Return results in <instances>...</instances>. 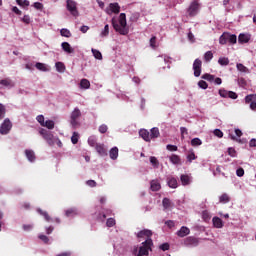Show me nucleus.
Masks as SVG:
<instances>
[{"label":"nucleus","mask_w":256,"mask_h":256,"mask_svg":"<svg viewBox=\"0 0 256 256\" xmlns=\"http://www.w3.org/2000/svg\"><path fill=\"white\" fill-rule=\"evenodd\" d=\"M112 27L120 35H128L129 27H127V15H125V13H121L119 16V22L113 18Z\"/></svg>","instance_id":"nucleus-1"},{"label":"nucleus","mask_w":256,"mask_h":256,"mask_svg":"<svg viewBox=\"0 0 256 256\" xmlns=\"http://www.w3.org/2000/svg\"><path fill=\"white\" fill-rule=\"evenodd\" d=\"M152 247L153 239H146V241L142 243V246H140L139 248L134 247L132 253L135 256H147L149 255V251H152Z\"/></svg>","instance_id":"nucleus-2"},{"label":"nucleus","mask_w":256,"mask_h":256,"mask_svg":"<svg viewBox=\"0 0 256 256\" xmlns=\"http://www.w3.org/2000/svg\"><path fill=\"white\" fill-rule=\"evenodd\" d=\"M79 117H81V110L79 108H75L70 114V125L72 129H77L81 127Z\"/></svg>","instance_id":"nucleus-3"},{"label":"nucleus","mask_w":256,"mask_h":256,"mask_svg":"<svg viewBox=\"0 0 256 256\" xmlns=\"http://www.w3.org/2000/svg\"><path fill=\"white\" fill-rule=\"evenodd\" d=\"M13 128V123L9 118H6L0 126V134L8 135L9 131Z\"/></svg>","instance_id":"nucleus-4"},{"label":"nucleus","mask_w":256,"mask_h":256,"mask_svg":"<svg viewBox=\"0 0 256 256\" xmlns=\"http://www.w3.org/2000/svg\"><path fill=\"white\" fill-rule=\"evenodd\" d=\"M66 3V7L69 13H71L73 17H79V10H77V2H75L74 0H67Z\"/></svg>","instance_id":"nucleus-5"},{"label":"nucleus","mask_w":256,"mask_h":256,"mask_svg":"<svg viewBox=\"0 0 256 256\" xmlns=\"http://www.w3.org/2000/svg\"><path fill=\"white\" fill-rule=\"evenodd\" d=\"M199 238L195 236H188L184 239L183 244L185 247H199Z\"/></svg>","instance_id":"nucleus-6"},{"label":"nucleus","mask_w":256,"mask_h":256,"mask_svg":"<svg viewBox=\"0 0 256 256\" xmlns=\"http://www.w3.org/2000/svg\"><path fill=\"white\" fill-rule=\"evenodd\" d=\"M40 135H42L43 139H45V141H47L48 145L53 146L55 145V142L53 141V135L51 132L45 130V129H41L39 131Z\"/></svg>","instance_id":"nucleus-7"},{"label":"nucleus","mask_w":256,"mask_h":256,"mask_svg":"<svg viewBox=\"0 0 256 256\" xmlns=\"http://www.w3.org/2000/svg\"><path fill=\"white\" fill-rule=\"evenodd\" d=\"M201 65H203V62L200 59H196L194 61V63H193L194 77L201 76Z\"/></svg>","instance_id":"nucleus-8"},{"label":"nucleus","mask_w":256,"mask_h":256,"mask_svg":"<svg viewBox=\"0 0 256 256\" xmlns=\"http://www.w3.org/2000/svg\"><path fill=\"white\" fill-rule=\"evenodd\" d=\"M95 150L97 151L98 155H100V157H107L108 155V149L105 144H96Z\"/></svg>","instance_id":"nucleus-9"},{"label":"nucleus","mask_w":256,"mask_h":256,"mask_svg":"<svg viewBox=\"0 0 256 256\" xmlns=\"http://www.w3.org/2000/svg\"><path fill=\"white\" fill-rule=\"evenodd\" d=\"M137 237L138 239H143L144 237H147V239H151V237H153V231L149 229L141 230L137 233Z\"/></svg>","instance_id":"nucleus-10"},{"label":"nucleus","mask_w":256,"mask_h":256,"mask_svg":"<svg viewBox=\"0 0 256 256\" xmlns=\"http://www.w3.org/2000/svg\"><path fill=\"white\" fill-rule=\"evenodd\" d=\"M197 11H199V3L197 2H192L189 9H188V13L190 15V17H195V15H197Z\"/></svg>","instance_id":"nucleus-11"},{"label":"nucleus","mask_w":256,"mask_h":256,"mask_svg":"<svg viewBox=\"0 0 256 256\" xmlns=\"http://www.w3.org/2000/svg\"><path fill=\"white\" fill-rule=\"evenodd\" d=\"M191 233V230L187 228V226H182L180 230L177 231V236L178 237H187Z\"/></svg>","instance_id":"nucleus-12"},{"label":"nucleus","mask_w":256,"mask_h":256,"mask_svg":"<svg viewBox=\"0 0 256 256\" xmlns=\"http://www.w3.org/2000/svg\"><path fill=\"white\" fill-rule=\"evenodd\" d=\"M109 156H110V159H112V161H116V159L119 157V148H117V146L113 147L109 151Z\"/></svg>","instance_id":"nucleus-13"},{"label":"nucleus","mask_w":256,"mask_h":256,"mask_svg":"<svg viewBox=\"0 0 256 256\" xmlns=\"http://www.w3.org/2000/svg\"><path fill=\"white\" fill-rule=\"evenodd\" d=\"M245 103L247 105H250V109H252V111H256V100L253 97H246L245 98Z\"/></svg>","instance_id":"nucleus-14"},{"label":"nucleus","mask_w":256,"mask_h":256,"mask_svg":"<svg viewBox=\"0 0 256 256\" xmlns=\"http://www.w3.org/2000/svg\"><path fill=\"white\" fill-rule=\"evenodd\" d=\"M220 97H237V94L233 91H227L225 89L219 90Z\"/></svg>","instance_id":"nucleus-15"},{"label":"nucleus","mask_w":256,"mask_h":256,"mask_svg":"<svg viewBox=\"0 0 256 256\" xmlns=\"http://www.w3.org/2000/svg\"><path fill=\"white\" fill-rule=\"evenodd\" d=\"M25 155L28 161H30V163H34L35 159H37V157L35 156V152L33 150L26 149Z\"/></svg>","instance_id":"nucleus-16"},{"label":"nucleus","mask_w":256,"mask_h":256,"mask_svg":"<svg viewBox=\"0 0 256 256\" xmlns=\"http://www.w3.org/2000/svg\"><path fill=\"white\" fill-rule=\"evenodd\" d=\"M139 135L140 137H142V139H144V141L148 142L151 141V136H150V132L145 130V129H142L139 131Z\"/></svg>","instance_id":"nucleus-17"},{"label":"nucleus","mask_w":256,"mask_h":256,"mask_svg":"<svg viewBox=\"0 0 256 256\" xmlns=\"http://www.w3.org/2000/svg\"><path fill=\"white\" fill-rule=\"evenodd\" d=\"M61 47L63 49V51H65V53H75V49H73V47H71V44H69L68 42H63L61 44Z\"/></svg>","instance_id":"nucleus-18"},{"label":"nucleus","mask_w":256,"mask_h":256,"mask_svg":"<svg viewBox=\"0 0 256 256\" xmlns=\"http://www.w3.org/2000/svg\"><path fill=\"white\" fill-rule=\"evenodd\" d=\"M150 189H151V191H160L161 183H159V180H152L150 182Z\"/></svg>","instance_id":"nucleus-19"},{"label":"nucleus","mask_w":256,"mask_h":256,"mask_svg":"<svg viewBox=\"0 0 256 256\" xmlns=\"http://www.w3.org/2000/svg\"><path fill=\"white\" fill-rule=\"evenodd\" d=\"M212 223L216 229H223V220L219 217H214Z\"/></svg>","instance_id":"nucleus-20"},{"label":"nucleus","mask_w":256,"mask_h":256,"mask_svg":"<svg viewBox=\"0 0 256 256\" xmlns=\"http://www.w3.org/2000/svg\"><path fill=\"white\" fill-rule=\"evenodd\" d=\"M170 161L173 165H181V157L176 154L170 156Z\"/></svg>","instance_id":"nucleus-21"},{"label":"nucleus","mask_w":256,"mask_h":256,"mask_svg":"<svg viewBox=\"0 0 256 256\" xmlns=\"http://www.w3.org/2000/svg\"><path fill=\"white\" fill-rule=\"evenodd\" d=\"M227 42L231 43V45H235L237 43V35L226 33Z\"/></svg>","instance_id":"nucleus-22"},{"label":"nucleus","mask_w":256,"mask_h":256,"mask_svg":"<svg viewBox=\"0 0 256 256\" xmlns=\"http://www.w3.org/2000/svg\"><path fill=\"white\" fill-rule=\"evenodd\" d=\"M160 133H159V128L154 127L150 130V141L151 139H157V137H159Z\"/></svg>","instance_id":"nucleus-23"},{"label":"nucleus","mask_w":256,"mask_h":256,"mask_svg":"<svg viewBox=\"0 0 256 256\" xmlns=\"http://www.w3.org/2000/svg\"><path fill=\"white\" fill-rule=\"evenodd\" d=\"M109 7L112 13L118 14L121 11V7L119 6V3H110Z\"/></svg>","instance_id":"nucleus-24"},{"label":"nucleus","mask_w":256,"mask_h":256,"mask_svg":"<svg viewBox=\"0 0 256 256\" xmlns=\"http://www.w3.org/2000/svg\"><path fill=\"white\" fill-rule=\"evenodd\" d=\"M0 85H3V87H14L15 86L13 81H11V79H9V78L1 80Z\"/></svg>","instance_id":"nucleus-25"},{"label":"nucleus","mask_w":256,"mask_h":256,"mask_svg":"<svg viewBox=\"0 0 256 256\" xmlns=\"http://www.w3.org/2000/svg\"><path fill=\"white\" fill-rule=\"evenodd\" d=\"M251 39V36L246 34H240L238 37L239 43H249V40Z\"/></svg>","instance_id":"nucleus-26"},{"label":"nucleus","mask_w":256,"mask_h":256,"mask_svg":"<svg viewBox=\"0 0 256 256\" xmlns=\"http://www.w3.org/2000/svg\"><path fill=\"white\" fill-rule=\"evenodd\" d=\"M168 186L171 188V189H177L178 187V184H177V179L176 178H168Z\"/></svg>","instance_id":"nucleus-27"},{"label":"nucleus","mask_w":256,"mask_h":256,"mask_svg":"<svg viewBox=\"0 0 256 256\" xmlns=\"http://www.w3.org/2000/svg\"><path fill=\"white\" fill-rule=\"evenodd\" d=\"M66 217H75V215H78L77 208H70L65 211Z\"/></svg>","instance_id":"nucleus-28"},{"label":"nucleus","mask_w":256,"mask_h":256,"mask_svg":"<svg viewBox=\"0 0 256 256\" xmlns=\"http://www.w3.org/2000/svg\"><path fill=\"white\" fill-rule=\"evenodd\" d=\"M55 67L58 73H65V64H63V62H56Z\"/></svg>","instance_id":"nucleus-29"},{"label":"nucleus","mask_w":256,"mask_h":256,"mask_svg":"<svg viewBox=\"0 0 256 256\" xmlns=\"http://www.w3.org/2000/svg\"><path fill=\"white\" fill-rule=\"evenodd\" d=\"M229 201H231V198L229 197V195L227 193H224L219 197V202L220 203L225 204V203H229Z\"/></svg>","instance_id":"nucleus-30"},{"label":"nucleus","mask_w":256,"mask_h":256,"mask_svg":"<svg viewBox=\"0 0 256 256\" xmlns=\"http://www.w3.org/2000/svg\"><path fill=\"white\" fill-rule=\"evenodd\" d=\"M80 87L81 89H89V87H91V82H89L87 79H82L80 81Z\"/></svg>","instance_id":"nucleus-31"},{"label":"nucleus","mask_w":256,"mask_h":256,"mask_svg":"<svg viewBox=\"0 0 256 256\" xmlns=\"http://www.w3.org/2000/svg\"><path fill=\"white\" fill-rule=\"evenodd\" d=\"M35 67H36V69H38V71H44V72L49 71V68L41 62H37Z\"/></svg>","instance_id":"nucleus-32"},{"label":"nucleus","mask_w":256,"mask_h":256,"mask_svg":"<svg viewBox=\"0 0 256 256\" xmlns=\"http://www.w3.org/2000/svg\"><path fill=\"white\" fill-rule=\"evenodd\" d=\"M162 205L164 207V210L167 211V209H169L172 205L171 200L169 198H164L162 200Z\"/></svg>","instance_id":"nucleus-33"},{"label":"nucleus","mask_w":256,"mask_h":256,"mask_svg":"<svg viewBox=\"0 0 256 256\" xmlns=\"http://www.w3.org/2000/svg\"><path fill=\"white\" fill-rule=\"evenodd\" d=\"M42 127H47V129H55V122L53 120H47L44 122Z\"/></svg>","instance_id":"nucleus-34"},{"label":"nucleus","mask_w":256,"mask_h":256,"mask_svg":"<svg viewBox=\"0 0 256 256\" xmlns=\"http://www.w3.org/2000/svg\"><path fill=\"white\" fill-rule=\"evenodd\" d=\"M38 211V213L40 214V215H42V217H44V219L49 223V221H51V216H49V213H47V212H45V211H43V210H41V209H38L37 210Z\"/></svg>","instance_id":"nucleus-35"},{"label":"nucleus","mask_w":256,"mask_h":256,"mask_svg":"<svg viewBox=\"0 0 256 256\" xmlns=\"http://www.w3.org/2000/svg\"><path fill=\"white\" fill-rule=\"evenodd\" d=\"M195 159H197V156L195 155V152H193V150H192L187 155V161H188V163H193V161H195Z\"/></svg>","instance_id":"nucleus-36"},{"label":"nucleus","mask_w":256,"mask_h":256,"mask_svg":"<svg viewBox=\"0 0 256 256\" xmlns=\"http://www.w3.org/2000/svg\"><path fill=\"white\" fill-rule=\"evenodd\" d=\"M180 181H181L182 185H189V183H190L189 176L185 175V174L181 175Z\"/></svg>","instance_id":"nucleus-37"},{"label":"nucleus","mask_w":256,"mask_h":256,"mask_svg":"<svg viewBox=\"0 0 256 256\" xmlns=\"http://www.w3.org/2000/svg\"><path fill=\"white\" fill-rule=\"evenodd\" d=\"M92 53H93V56L95 57V59H98L99 61H101V59H103V55L101 54V52L99 50L92 48Z\"/></svg>","instance_id":"nucleus-38"},{"label":"nucleus","mask_w":256,"mask_h":256,"mask_svg":"<svg viewBox=\"0 0 256 256\" xmlns=\"http://www.w3.org/2000/svg\"><path fill=\"white\" fill-rule=\"evenodd\" d=\"M192 147H199L200 145H203V141H201L199 138H194L191 140Z\"/></svg>","instance_id":"nucleus-39"},{"label":"nucleus","mask_w":256,"mask_h":256,"mask_svg":"<svg viewBox=\"0 0 256 256\" xmlns=\"http://www.w3.org/2000/svg\"><path fill=\"white\" fill-rule=\"evenodd\" d=\"M236 68L238 71H240L241 73H247V71H249V69L247 67H245V65H243L242 63H238L236 65Z\"/></svg>","instance_id":"nucleus-40"},{"label":"nucleus","mask_w":256,"mask_h":256,"mask_svg":"<svg viewBox=\"0 0 256 256\" xmlns=\"http://www.w3.org/2000/svg\"><path fill=\"white\" fill-rule=\"evenodd\" d=\"M71 141H72L73 145H77L79 143V133L73 132Z\"/></svg>","instance_id":"nucleus-41"},{"label":"nucleus","mask_w":256,"mask_h":256,"mask_svg":"<svg viewBox=\"0 0 256 256\" xmlns=\"http://www.w3.org/2000/svg\"><path fill=\"white\" fill-rule=\"evenodd\" d=\"M60 35L62 37H71V31H69L67 28H63L60 30Z\"/></svg>","instance_id":"nucleus-42"},{"label":"nucleus","mask_w":256,"mask_h":256,"mask_svg":"<svg viewBox=\"0 0 256 256\" xmlns=\"http://www.w3.org/2000/svg\"><path fill=\"white\" fill-rule=\"evenodd\" d=\"M218 63L219 65L227 66L229 65V58H226V57L219 58Z\"/></svg>","instance_id":"nucleus-43"},{"label":"nucleus","mask_w":256,"mask_h":256,"mask_svg":"<svg viewBox=\"0 0 256 256\" xmlns=\"http://www.w3.org/2000/svg\"><path fill=\"white\" fill-rule=\"evenodd\" d=\"M220 45H226L227 44V33H223L219 38Z\"/></svg>","instance_id":"nucleus-44"},{"label":"nucleus","mask_w":256,"mask_h":256,"mask_svg":"<svg viewBox=\"0 0 256 256\" xmlns=\"http://www.w3.org/2000/svg\"><path fill=\"white\" fill-rule=\"evenodd\" d=\"M5 113H7L5 106L3 104H0V121L2 119H5Z\"/></svg>","instance_id":"nucleus-45"},{"label":"nucleus","mask_w":256,"mask_h":256,"mask_svg":"<svg viewBox=\"0 0 256 256\" xmlns=\"http://www.w3.org/2000/svg\"><path fill=\"white\" fill-rule=\"evenodd\" d=\"M202 79H205L206 81H210V83H212V81H215V76L211 74H204L202 75Z\"/></svg>","instance_id":"nucleus-46"},{"label":"nucleus","mask_w":256,"mask_h":256,"mask_svg":"<svg viewBox=\"0 0 256 256\" xmlns=\"http://www.w3.org/2000/svg\"><path fill=\"white\" fill-rule=\"evenodd\" d=\"M16 3L20 7H29V0H16Z\"/></svg>","instance_id":"nucleus-47"},{"label":"nucleus","mask_w":256,"mask_h":256,"mask_svg":"<svg viewBox=\"0 0 256 256\" xmlns=\"http://www.w3.org/2000/svg\"><path fill=\"white\" fill-rule=\"evenodd\" d=\"M150 163L153 165V167H159V160H157V157L155 156L150 157Z\"/></svg>","instance_id":"nucleus-48"},{"label":"nucleus","mask_w":256,"mask_h":256,"mask_svg":"<svg viewBox=\"0 0 256 256\" xmlns=\"http://www.w3.org/2000/svg\"><path fill=\"white\" fill-rule=\"evenodd\" d=\"M204 59H205L206 62L211 61V59H213V52L207 51V52L204 54Z\"/></svg>","instance_id":"nucleus-49"},{"label":"nucleus","mask_w":256,"mask_h":256,"mask_svg":"<svg viewBox=\"0 0 256 256\" xmlns=\"http://www.w3.org/2000/svg\"><path fill=\"white\" fill-rule=\"evenodd\" d=\"M101 37H107V35H109V24H106L104 26V29L101 32Z\"/></svg>","instance_id":"nucleus-50"},{"label":"nucleus","mask_w":256,"mask_h":256,"mask_svg":"<svg viewBox=\"0 0 256 256\" xmlns=\"http://www.w3.org/2000/svg\"><path fill=\"white\" fill-rule=\"evenodd\" d=\"M107 227H115V218H108L106 221Z\"/></svg>","instance_id":"nucleus-51"},{"label":"nucleus","mask_w":256,"mask_h":256,"mask_svg":"<svg viewBox=\"0 0 256 256\" xmlns=\"http://www.w3.org/2000/svg\"><path fill=\"white\" fill-rule=\"evenodd\" d=\"M108 129H109V127H107V125L102 124V125L99 126L98 131H99V133L103 134V133H107Z\"/></svg>","instance_id":"nucleus-52"},{"label":"nucleus","mask_w":256,"mask_h":256,"mask_svg":"<svg viewBox=\"0 0 256 256\" xmlns=\"http://www.w3.org/2000/svg\"><path fill=\"white\" fill-rule=\"evenodd\" d=\"M170 245H169V243H163V244H161L160 246H159V249H161V251H169V249H170Z\"/></svg>","instance_id":"nucleus-53"},{"label":"nucleus","mask_w":256,"mask_h":256,"mask_svg":"<svg viewBox=\"0 0 256 256\" xmlns=\"http://www.w3.org/2000/svg\"><path fill=\"white\" fill-rule=\"evenodd\" d=\"M228 155L230 157H237V151L235 150V148H228Z\"/></svg>","instance_id":"nucleus-54"},{"label":"nucleus","mask_w":256,"mask_h":256,"mask_svg":"<svg viewBox=\"0 0 256 256\" xmlns=\"http://www.w3.org/2000/svg\"><path fill=\"white\" fill-rule=\"evenodd\" d=\"M88 145H90V147H96L97 146V141L95 140V138L90 137L88 139Z\"/></svg>","instance_id":"nucleus-55"},{"label":"nucleus","mask_w":256,"mask_h":256,"mask_svg":"<svg viewBox=\"0 0 256 256\" xmlns=\"http://www.w3.org/2000/svg\"><path fill=\"white\" fill-rule=\"evenodd\" d=\"M213 133L215 137H218L219 139L223 138V131H221L220 129H215Z\"/></svg>","instance_id":"nucleus-56"},{"label":"nucleus","mask_w":256,"mask_h":256,"mask_svg":"<svg viewBox=\"0 0 256 256\" xmlns=\"http://www.w3.org/2000/svg\"><path fill=\"white\" fill-rule=\"evenodd\" d=\"M36 119H37L38 123H40L41 126L45 125V116L38 115Z\"/></svg>","instance_id":"nucleus-57"},{"label":"nucleus","mask_w":256,"mask_h":256,"mask_svg":"<svg viewBox=\"0 0 256 256\" xmlns=\"http://www.w3.org/2000/svg\"><path fill=\"white\" fill-rule=\"evenodd\" d=\"M198 86L200 87V89H207V87H209V86L207 85V82H205L204 80H200V81L198 82Z\"/></svg>","instance_id":"nucleus-58"},{"label":"nucleus","mask_w":256,"mask_h":256,"mask_svg":"<svg viewBox=\"0 0 256 256\" xmlns=\"http://www.w3.org/2000/svg\"><path fill=\"white\" fill-rule=\"evenodd\" d=\"M236 175L237 177H243V175H245V170L243 168H238L236 170Z\"/></svg>","instance_id":"nucleus-59"},{"label":"nucleus","mask_w":256,"mask_h":256,"mask_svg":"<svg viewBox=\"0 0 256 256\" xmlns=\"http://www.w3.org/2000/svg\"><path fill=\"white\" fill-rule=\"evenodd\" d=\"M166 149H167L168 151H177V150H178V147H177L176 145L168 144V145L166 146Z\"/></svg>","instance_id":"nucleus-60"},{"label":"nucleus","mask_w":256,"mask_h":256,"mask_svg":"<svg viewBox=\"0 0 256 256\" xmlns=\"http://www.w3.org/2000/svg\"><path fill=\"white\" fill-rule=\"evenodd\" d=\"M165 225H167V227H169V229H173V227H175V221L168 220L165 222Z\"/></svg>","instance_id":"nucleus-61"},{"label":"nucleus","mask_w":256,"mask_h":256,"mask_svg":"<svg viewBox=\"0 0 256 256\" xmlns=\"http://www.w3.org/2000/svg\"><path fill=\"white\" fill-rule=\"evenodd\" d=\"M22 21L23 23H26V25H29L31 23V18L29 17V15H24Z\"/></svg>","instance_id":"nucleus-62"},{"label":"nucleus","mask_w":256,"mask_h":256,"mask_svg":"<svg viewBox=\"0 0 256 256\" xmlns=\"http://www.w3.org/2000/svg\"><path fill=\"white\" fill-rule=\"evenodd\" d=\"M39 239L41 241H43V243H49V237H47V236H45L43 234L39 235Z\"/></svg>","instance_id":"nucleus-63"},{"label":"nucleus","mask_w":256,"mask_h":256,"mask_svg":"<svg viewBox=\"0 0 256 256\" xmlns=\"http://www.w3.org/2000/svg\"><path fill=\"white\" fill-rule=\"evenodd\" d=\"M249 147H256V139L252 138L249 142Z\"/></svg>","instance_id":"nucleus-64"}]
</instances>
